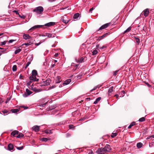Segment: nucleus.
<instances>
[{"mask_svg":"<svg viewBox=\"0 0 154 154\" xmlns=\"http://www.w3.org/2000/svg\"><path fill=\"white\" fill-rule=\"evenodd\" d=\"M23 146H22L21 147H17L16 148L19 150H21L23 149Z\"/></svg>","mask_w":154,"mask_h":154,"instance_id":"nucleus-38","label":"nucleus"},{"mask_svg":"<svg viewBox=\"0 0 154 154\" xmlns=\"http://www.w3.org/2000/svg\"><path fill=\"white\" fill-rule=\"evenodd\" d=\"M47 80H48L46 79V81L44 82V85H46L47 86L48 85V82H47Z\"/></svg>","mask_w":154,"mask_h":154,"instance_id":"nucleus-44","label":"nucleus"},{"mask_svg":"<svg viewBox=\"0 0 154 154\" xmlns=\"http://www.w3.org/2000/svg\"><path fill=\"white\" fill-rule=\"evenodd\" d=\"M16 13V14H19V12L17 11H14Z\"/></svg>","mask_w":154,"mask_h":154,"instance_id":"nucleus-57","label":"nucleus"},{"mask_svg":"<svg viewBox=\"0 0 154 154\" xmlns=\"http://www.w3.org/2000/svg\"><path fill=\"white\" fill-rule=\"evenodd\" d=\"M13 146L11 144H9L8 145V149L11 151L13 149Z\"/></svg>","mask_w":154,"mask_h":154,"instance_id":"nucleus-14","label":"nucleus"},{"mask_svg":"<svg viewBox=\"0 0 154 154\" xmlns=\"http://www.w3.org/2000/svg\"><path fill=\"white\" fill-rule=\"evenodd\" d=\"M48 140V139L47 138H44V137L42 138L41 139V140L42 141H45V142L47 141Z\"/></svg>","mask_w":154,"mask_h":154,"instance_id":"nucleus-33","label":"nucleus"},{"mask_svg":"<svg viewBox=\"0 0 154 154\" xmlns=\"http://www.w3.org/2000/svg\"><path fill=\"white\" fill-rule=\"evenodd\" d=\"M117 135V134L116 133H112V134L111 135V137L112 138L114 137H116Z\"/></svg>","mask_w":154,"mask_h":154,"instance_id":"nucleus-35","label":"nucleus"},{"mask_svg":"<svg viewBox=\"0 0 154 154\" xmlns=\"http://www.w3.org/2000/svg\"><path fill=\"white\" fill-rule=\"evenodd\" d=\"M15 41V40L11 39L9 40V41H8V42L9 43H11Z\"/></svg>","mask_w":154,"mask_h":154,"instance_id":"nucleus-46","label":"nucleus"},{"mask_svg":"<svg viewBox=\"0 0 154 154\" xmlns=\"http://www.w3.org/2000/svg\"><path fill=\"white\" fill-rule=\"evenodd\" d=\"M45 25L46 26H48V23L45 24Z\"/></svg>","mask_w":154,"mask_h":154,"instance_id":"nucleus-62","label":"nucleus"},{"mask_svg":"<svg viewBox=\"0 0 154 154\" xmlns=\"http://www.w3.org/2000/svg\"><path fill=\"white\" fill-rule=\"evenodd\" d=\"M20 107L21 108H24V109H28V106H21Z\"/></svg>","mask_w":154,"mask_h":154,"instance_id":"nucleus-45","label":"nucleus"},{"mask_svg":"<svg viewBox=\"0 0 154 154\" xmlns=\"http://www.w3.org/2000/svg\"><path fill=\"white\" fill-rule=\"evenodd\" d=\"M11 112L13 113H16L19 112V110L17 109H12L11 110Z\"/></svg>","mask_w":154,"mask_h":154,"instance_id":"nucleus-17","label":"nucleus"},{"mask_svg":"<svg viewBox=\"0 0 154 154\" xmlns=\"http://www.w3.org/2000/svg\"><path fill=\"white\" fill-rule=\"evenodd\" d=\"M96 152L98 154H103L105 153L103 148L98 149L96 151Z\"/></svg>","mask_w":154,"mask_h":154,"instance_id":"nucleus-7","label":"nucleus"},{"mask_svg":"<svg viewBox=\"0 0 154 154\" xmlns=\"http://www.w3.org/2000/svg\"><path fill=\"white\" fill-rule=\"evenodd\" d=\"M115 97H116V98H117V99H118V94H116V95H115Z\"/></svg>","mask_w":154,"mask_h":154,"instance_id":"nucleus-60","label":"nucleus"},{"mask_svg":"<svg viewBox=\"0 0 154 154\" xmlns=\"http://www.w3.org/2000/svg\"><path fill=\"white\" fill-rule=\"evenodd\" d=\"M136 124V123L135 122H131V123L130 124V125L128 126V128L129 129H130L131 128L132 126Z\"/></svg>","mask_w":154,"mask_h":154,"instance_id":"nucleus-22","label":"nucleus"},{"mask_svg":"<svg viewBox=\"0 0 154 154\" xmlns=\"http://www.w3.org/2000/svg\"><path fill=\"white\" fill-rule=\"evenodd\" d=\"M55 34H54L49 33V38H53L54 37Z\"/></svg>","mask_w":154,"mask_h":154,"instance_id":"nucleus-32","label":"nucleus"},{"mask_svg":"<svg viewBox=\"0 0 154 154\" xmlns=\"http://www.w3.org/2000/svg\"><path fill=\"white\" fill-rule=\"evenodd\" d=\"M145 121V118L144 117H142L139 119V121L140 122H143Z\"/></svg>","mask_w":154,"mask_h":154,"instance_id":"nucleus-37","label":"nucleus"},{"mask_svg":"<svg viewBox=\"0 0 154 154\" xmlns=\"http://www.w3.org/2000/svg\"><path fill=\"white\" fill-rule=\"evenodd\" d=\"M101 99V97H98L96 99L95 101L94 102V104H97L98 102L99 101H100V100Z\"/></svg>","mask_w":154,"mask_h":154,"instance_id":"nucleus-23","label":"nucleus"},{"mask_svg":"<svg viewBox=\"0 0 154 154\" xmlns=\"http://www.w3.org/2000/svg\"><path fill=\"white\" fill-rule=\"evenodd\" d=\"M24 136V135L22 133H20L18 135H17V138H20V137H23V136Z\"/></svg>","mask_w":154,"mask_h":154,"instance_id":"nucleus-29","label":"nucleus"},{"mask_svg":"<svg viewBox=\"0 0 154 154\" xmlns=\"http://www.w3.org/2000/svg\"><path fill=\"white\" fill-rule=\"evenodd\" d=\"M92 55H94L96 54L97 53V51L96 50H93V51L92 52Z\"/></svg>","mask_w":154,"mask_h":154,"instance_id":"nucleus-26","label":"nucleus"},{"mask_svg":"<svg viewBox=\"0 0 154 154\" xmlns=\"http://www.w3.org/2000/svg\"><path fill=\"white\" fill-rule=\"evenodd\" d=\"M66 8H60V10H64V9H65Z\"/></svg>","mask_w":154,"mask_h":154,"instance_id":"nucleus-61","label":"nucleus"},{"mask_svg":"<svg viewBox=\"0 0 154 154\" xmlns=\"http://www.w3.org/2000/svg\"><path fill=\"white\" fill-rule=\"evenodd\" d=\"M55 87V86H52L51 87H50V88H49V89H52V88H54Z\"/></svg>","mask_w":154,"mask_h":154,"instance_id":"nucleus-50","label":"nucleus"},{"mask_svg":"<svg viewBox=\"0 0 154 154\" xmlns=\"http://www.w3.org/2000/svg\"><path fill=\"white\" fill-rule=\"evenodd\" d=\"M143 145V144L141 142L138 143H137V147L138 148H141Z\"/></svg>","mask_w":154,"mask_h":154,"instance_id":"nucleus-19","label":"nucleus"},{"mask_svg":"<svg viewBox=\"0 0 154 154\" xmlns=\"http://www.w3.org/2000/svg\"><path fill=\"white\" fill-rule=\"evenodd\" d=\"M94 9V8H92L89 10V11H93Z\"/></svg>","mask_w":154,"mask_h":154,"instance_id":"nucleus-55","label":"nucleus"},{"mask_svg":"<svg viewBox=\"0 0 154 154\" xmlns=\"http://www.w3.org/2000/svg\"><path fill=\"white\" fill-rule=\"evenodd\" d=\"M6 41H4L3 42H0V45H5L6 44Z\"/></svg>","mask_w":154,"mask_h":154,"instance_id":"nucleus-41","label":"nucleus"},{"mask_svg":"<svg viewBox=\"0 0 154 154\" xmlns=\"http://www.w3.org/2000/svg\"><path fill=\"white\" fill-rule=\"evenodd\" d=\"M107 34V33L104 34L103 35L101 36L102 38H104L106 36V35Z\"/></svg>","mask_w":154,"mask_h":154,"instance_id":"nucleus-53","label":"nucleus"},{"mask_svg":"<svg viewBox=\"0 0 154 154\" xmlns=\"http://www.w3.org/2000/svg\"><path fill=\"white\" fill-rule=\"evenodd\" d=\"M88 154H94L92 151L89 152Z\"/></svg>","mask_w":154,"mask_h":154,"instance_id":"nucleus-59","label":"nucleus"},{"mask_svg":"<svg viewBox=\"0 0 154 154\" xmlns=\"http://www.w3.org/2000/svg\"><path fill=\"white\" fill-rule=\"evenodd\" d=\"M69 128L70 129L72 128H73V125H69Z\"/></svg>","mask_w":154,"mask_h":154,"instance_id":"nucleus-47","label":"nucleus"},{"mask_svg":"<svg viewBox=\"0 0 154 154\" xmlns=\"http://www.w3.org/2000/svg\"><path fill=\"white\" fill-rule=\"evenodd\" d=\"M30 64V62H28L27 63H26V65L25 68L26 69V68L27 67L29 66V65Z\"/></svg>","mask_w":154,"mask_h":154,"instance_id":"nucleus-39","label":"nucleus"},{"mask_svg":"<svg viewBox=\"0 0 154 154\" xmlns=\"http://www.w3.org/2000/svg\"><path fill=\"white\" fill-rule=\"evenodd\" d=\"M19 131L17 130L14 131H12L11 134V135L14 136L15 135L17 134H18Z\"/></svg>","mask_w":154,"mask_h":154,"instance_id":"nucleus-16","label":"nucleus"},{"mask_svg":"<svg viewBox=\"0 0 154 154\" xmlns=\"http://www.w3.org/2000/svg\"><path fill=\"white\" fill-rule=\"evenodd\" d=\"M56 23L54 22H49V27L51 26H54L55 24Z\"/></svg>","mask_w":154,"mask_h":154,"instance_id":"nucleus-24","label":"nucleus"},{"mask_svg":"<svg viewBox=\"0 0 154 154\" xmlns=\"http://www.w3.org/2000/svg\"><path fill=\"white\" fill-rule=\"evenodd\" d=\"M12 70L13 71H15L17 70V66L16 65L13 66L12 67Z\"/></svg>","mask_w":154,"mask_h":154,"instance_id":"nucleus-30","label":"nucleus"},{"mask_svg":"<svg viewBox=\"0 0 154 154\" xmlns=\"http://www.w3.org/2000/svg\"><path fill=\"white\" fill-rule=\"evenodd\" d=\"M47 101L45 102L44 103L42 104L40 106H42V107H44L45 106V105L48 102V100H47Z\"/></svg>","mask_w":154,"mask_h":154,"instance_id":"nucleus-36","label":"nucleus"},{"mask_svg":"<svg viewBox=\"0 0 154 154\" xmlns=\"http://www.w3.org/2000/svg\"><path fill=\"white\" fill-rule=\"evenodd\" d=\"M62 81L61 77L59 76H57L56 78L55 79V82L57 83H60Z\"/></svg>","mask_w":154,"mask_h":154,"instance_id":"nucleus-12","label":"nucleus"},{"mask_svg":"<svg viewBox=\"0 0 154 154\" xmlns=\"http://www.w3.org/2000/svg\"><path fill=\"white\" fill-rule=\"evenodd\" d=\"M149 9L148 8H147L144 10L143 11V12L142 13H141V15H143V14L145 17H146L149 14Z\"/></svg>","mask_w":154,"mask_h":154,"instance_id":"nucleus-4","label":"nucleus"},{"mask_svg":"<svg viewBox=\"0 0 154 154\" xmlns=\"http://www.w3.org/2000/svg\"><path fill=\"white\" fill-rule=\"evenodd\" d=\"M23 45H26V46H28L30 45V44L28 43H25V44H23Z\"/></svg>","mask_w":154,"mask_h":154,"instance_id":"nucleus-56","label":"nucleus"},{"mask_svg":"<svg viewBox=\"0 0 154 154\" xmlns=\"http://www.w3.org/2000/svg\"><path fill=\"white\" fill-rule=\"evenodd\" d=\"M113 87L112 86L111 87H110L109 89V90L108 91V94L109 96H110L111 95V93L113 91Z\"/></svg>","mask_w":154,"mask_h":154,"instance_id":"nucleus-15","label":"nucleus"},{"mask_svg":"<svg viewBox=\"0 0 154 154\" xmlns=\"http://www.w3.org/2000/svg\"><path fill=\"white\" fill-rule=\"evenodd\" d=\"M99 45H97V47L98 48H99L100 49H102L103 48H106V46L105 45H103L102 46V47H99Z\"/></svg>","mask_w":154,"mask_h":154,"instance_id":"nucleus-28","label":"nucleus"},{"mask_svg":"<svg viewBox=\"0 0 154 154\" xmlns=\"http://www.w3.org/2000/svg\"><path fill=\"white\" fill-rule=\"evenodd\" d=\"M31 38V37L28 34H24L23 35V38L25 40L29 39Z\"/></svg>","mask_w":154,"mask_h":154,"instance_id":"nucleus-10","label":"nucleus"},{"mask_svg":"<svg viewBox=\"0 0 154 154\" xmlns=\"http://www.w3.org/2000/svg\"><path fill=\"white\" fill-rule=\"evenodd\" d=\"M103 149L105 153H106L107 152H109L111 150V149L109 145L106 144L105 147L103 148Z\"/></svg>","mask_w":154,"mask_h":154,"instance_id":"nucleus-2","label":"nucleus"},{"mask_svg":"<svg viewBox=\"0 0 154 154\" xmlns=\"http://www.w3.org/2000/svg\"><path fill=\"white\" fill-rule=\"evenodd\" d=\"M33 86H34L33 84H32V85L30 86L29 88L36 93L39 92L41 91L40 89H38L36 87H34Z\"/></svg>","mask_w":154,"mask_h":154,"instance_id":"nucleus-3","label":"nucleus"},{"mask_svg":"<svg viewBox=\"0 0 154 154\" xmlns=\"http://www.w3.org/2000/svg\"><path fill=\"white\" fill-rule=\"evenodd\" d=\"M55 65V63L52 64V67H53Z\"/></svg>","mask_w":154,"mask_h":154,"instance_id":"nucleus-64","label":"nucleus"},{"mask_svg":"<svg viewBox=\"0 0 154 154\" xmlns=\"http://www.w3.org/2000/svg\"><path fill=\"white\" fill-rule=\"evenodd\" d=\"M29 79L32 81H38V79L36 78V76L31 75L29 77Z\"/></svg>","mask_w":154,"mask_h":154,"instance_id":"nucleus-8","label":"nucleus"},{"mask_svg":"<svg viewBox=\"0 0 154 154\" xmlns=\"http://www.w3.org/2000/svg\"><path fill=\"white\" fill-rule=\"evenodd\" d=\"M131 29V27H129L127 29H126L124 33H125L126 32H129L130 31V30Z\"/></svg>","mask_w":154,"mask_h":154,"instance_id":"nucleus-31","label":"nucleus"},{"mask_svg":"<svg viewBox=\"0 0 154 154\" xmlns=\"http://www.w3.org/2000/svg\"><path fill=\"white\" fill-rule=\"evenodd\" d=\"M43 10V8L42 7L39 6L34 9L33 11L34 12H35L38 14H40L42 13Z\"/></svg>","mask_w":154,"mask_h":154,"instance_id":"nucleus-1","label":"nucleus"},{"mask_svg":"<svg viewBox=\"0 0 154 154\" xmlns=\"http://www.w3.org/2000/svg\"><path fill=\"white\" fill-rule=\"evenodd\" d=\"M2 50H1V51H0V52H2V53L4 52L6 50L5 49H4V48H3V49H2Z\"/></svg>","mask_w":154,"mask_h":154,"instance_id":"nucleus-52","label":"nucleus"},{"mask_svg":"<svg viewBox=\"0 0 154 154\" xmlns=\"http://www.w3.org/2000/svg\"><path fill=\"white\" fill-rule=\"evenodd\" d=\"M66 16H64L61 19L62 21L65 23L66 24L68 23L69 22V20H66Z\"/></svg>","mask_w":154,"mask_h":154,"instance_id":"nucleus-13","label":"nucleus"},{"mask_svg":"<svg viewBox=\"0 0 154 154\" xmlns=\"http://www.w3.org/2000/svg\"><path fill=\"white\" fill-rule=\"evenodd\" d=\"M151 137L152 138H154V134L153 135L151 136Z\"/></svg>","mask_w":154,"mask_h":154,"instance_id":"nucleus-63","label":"nucleus"},{"mask_svg":"<svg viewBox=\"0 0 154 154\" xmlns=\"http://www.w3.org/2000/svg\"><path fill=\"white\" fill-rule=\"evenodd\" d=\"M146 84L149 87H150V85H149V84L148 83H146Z\"/></svg>","mask_w":154,"mask_h":154,"instance_id":"nucleus-58","label":"nucleus"},{"mask_svg":"<svg viewBox=\"0 0 154 154\" xmlns=\"http://www.w3.org/2000/svg\"><path fill=\"white\" fill-rule=\"evenodd\" d=\"M3 102V100L2 99L0 98V104H1Z\"/></svg>","mask_w":154,"mask_h":154,"instance_id":"nucleus-54","label":"nucleus"},{"mask_svg":"<svg viewBox=\"0 0 154 154\" xmlns=\"http://www.w3.org/2000/svg\"><path fill=\"white\" fill-rule=\"evenodd\" d=\"M20 17L22 19H24L25 17V16L24 15H22V16L20 15Z\"/></svg>","mask_w":154,"mask_h":154,"instance_id":"nucleus-48","label":"nucleus"},{"mask_svg":"<svg viewBox=\"0 0 154 154\" xmlns=\"http://www.w3.org/2000/svg\"><path fill=\"white\" fill-rule=\"evenodd\" d=\"M21 50V49L20 48H19L17 50H16L14 52V54H17V53L20 52Z\"/></svg>","mask_w":154,"mask_h":154,"instance_id":"nucleus-25","label":"nucleus"},{"mask_svg":"<svg viewBox=\"0 0 154 154\" xmlns=\"http://www.w3.org/2000/svg\"><path fill=\"white\" fill-rule=\"evenodd\" d=\"M118 71H115L114 72V75H117V72H118Z\"/></svg>","mask_w":154,"mask_h":154,"instance_id":"nucleus-49","label":"nucleus"},{"mask_svg":"<svg viewBox=\"0 0 154 154\" xmlns=\"http://www.w3.org/2000/svg\"><path fill=\"white\" fill-rule=\"evenodd\" d=\"M58 53H56L55 54V55H54V56L55 57H57L58 56Z\"/></svg>","mask_w":154,"mask_h":154,"instance_id":"nucleus-51","label":"nucleus"},{"mask_svg":"<svg viewBox=\"0 0 154 154\" xmlns=\"http://www.w3.org/2000/svg\"><path fill=\"white\" fill-rule=\"evenodd\" d=\"M44 26V25H37L34 26L33 27L29 29V30H33L35 29L40 28L42 27V26Z\"/></svg>","mask_w":154,"mask_h":154,"instance_id":"nucleus-11","label":"nucleus"},{"mask_svg":"<svg viewBox=\"0 0 154 154\" xmlns=\"http://www.w3.org/2000/svg\"><path fill=\"white\" fill-rule=\"evenodd\" d=\"M136 42L137 45H139L140 42V40L139 38L137 39L136 40Z\"/></svg>","mask_w":154,"mask_h":154,"instance_id":"nucleus-43","label":"nucleus"},{"mask_svg":"<svg viewBox=\"0 0 154 154\" xmlns=\"http://www.w3.org/2000/svg\"><path fill=\"white\" fill-rule=\"evenodd\" d=\"M33 130L35 132H38L39 129V126L37 125H35L32 127Z\"/></svg>","mask_w":154,"mask_h":154,"instance_id":"nucleus-9","label":"nucleus"},{"mask_svg":"<svg viewBox=\"0 0 154 154\" xmlns=\"http://www.w3.org/2000/svg\"><path fill=\"white\" fill-rule=\"evenodd\" d=\"M110 25V23H107L105 24L102 26L99 29L97 30V31H98L99 30H102L106 28L109 26Z\"/></svg>","mask_w":154,"mask_h":154,"instance_id":"nucleus-6","label":"nucleus"},{"mask_svg":"<svg viewBox=\"0 0 154 154\" xmlns=\"http://www.w3.org/2000/svg\"><path fill=\"white\" fill-rule=\"evenodd\" d=\"M98 87V85H97L95 87H94L90 91V92H92L94 90H95Z\"/></svg>","mask_w":154,"mask_h":154,"instance_id":"nucleus-40","label":"nucleus"},{"mask_svg":"<svg viewBox=\"0 0 154 154\" xmlns=\"http://www.w3.org/2000/svg\"><path fill=\"white\" fill-rule=\"evenodd\" d=\"M2 112L4 115H5L8 114V112L7 110H4L2 111Z\"/></svg>","mask_w":154,"mask_h":154,"instance_id":"nucleus-34","label":"nucleus"},{"mask_svg":"<svg viewBox=\"0 0 154 154\" xmlns=\"http://www.w3.org/2000/svg\"><path fill=\"white\" fill-rule=\"evenodd\" d=\"M26 94L24 93L23 94V97H27L28 95H30L32 93V92L28 88L26 89Z\"/></svg>","mask_w":154,"mask_h":154,"instance_id":"nucleus-5","label":"nucleus"},{"mask_svg":"<svg viewBox=\"0 0 154 154\" xmlns=\"http://www.w3.org/2000/svg\"><path fill=\"white\" fill-rule=\"evenodd\" d=\"M71 79H69L66 80L64 82V84L66 85H67L69 84L71 82Z\"/></svg>","mask_w":154,"mask_h":154,"instance_id":"nucleus-18","label":"nucleus"},{"mask_svg":"<svg viewBox=\"0 0 154 154\" xmlns=\"http://www.w3.org/2000/svg\"><path fill=\"white\" fill-rule=\"evenodd\" d=\"M84 61V58L83 57H81L78 60V62L79 63H82Z\"/></svg>","mask_w":154,"mask_h":154,"instance_id":"nucleus-27","label":"nucleus"},{"mask_svg":"<svg viewBox=\"0 0 154 154\" xmlns=\"http://www.w3.org/2000/svg\"><path fill=\"white\" fill-rule=\"evenodd\" d=\"M45 61H46L45 62H44V63L43 64V66H46L47 65L48 63H47V59H46Z\"/></svg>","mask_w":154,"mask_h":154,"instance_id":"nucleus-42","label":"nucleus"},{"mask_svg":"<svg viewBox=\"0 0 154 154\" xmlns=\"http://www.w3.org/2000/svg\"><path fill=\"white\" fill-rule=\"evenodd\" d=\"M37 75V73L36 70H34L32 71V75L36 76Z\"/></svg>","mask_w":154,"mask_h":154,"instance_id":"nucleus-20","label":"nucleus"},{"mask_svg":"<svg viewBox=\"0 0 154 154\" xmlns=\"http://www.w3.org/2000/svg\"><path fill=\"white\" fill-rule=\"evenodd\" d=\"M80 14L78 13H77L75 14L73 16V18L74 19H77L79 17Z\"/></svg>","mask_w":154,"mask_h":154,"instance_id":"nucleus-21","label":"nucleus"}]
</instances>
